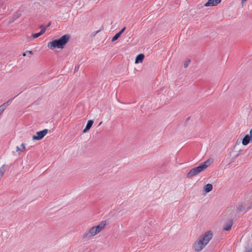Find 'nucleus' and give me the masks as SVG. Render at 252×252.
<instances>
[{
    "label": "nucleus",
    "mask_w": 252,
    "mask_h": 252,
    "mask_svg": "<svg viewBox=\"0 0 252 252\" xmlns=\"http://www.w3.org/2000/svg\"><path fill=\"white\" fill-rule=\"evenodd\" d=\"M47 46L48 48L51 49L55 48L61 49V46L58 39L54 40L51 42H48Z\"/></svg>",
    "instance_id": "6"
},
{
    "label": "nucleus",
    "mask_w": 252,
    "mask_h": 252,
    "mask_svg": "<svg viewBox=\"0 0 252 252\" xmlns=\"http://www.w3.org/2000/svg\"><path fill=\"white\" fill-rule=\"evenodd\" d=\"M232 223L231 222V221H228V222H227L224 226V229L225 230H230L231 227H232Z\"/></svg>",
    "instance_id": "13"
},
{
    "label": "nucleus",
    "mask_w": 252,
    "mask_h": 252,
    "mask_svg": "<svg viewBox=\"0 0 252 252\" xmlns=\"http://www.w3.org/2000/svg\"><path fill=\"white\" fill-rule=\"evenodd\" d=\"M126 29V27H124V28H123L118 33L121 35L122 34V33L124 32L125 31Z\"/></svg>",
    "instance_id": "21"
},
{
    "label": "nucleus",
    "mask_w": 252,
    "mask_h": 252,
    "mask_svg": "<svg viewBox=\"0 0 252 252\" xmlns=\"http://www.w3.org/2000/svg\"><path fill=\"white\" fill-rule=\"evenodd\" d=\"M238 209L240 211H243L245 210V207L243 205H239Z\"/></svg>",
    "instance_id": "18"
},
{
    "label": "nucleus",
    "mask_w": 252,
    "mask_h": 252,
    "mask_svg": "<svg viewBox=\"0 0 252 252\" xmlns=\"http://www.w3.org/2000/svg\"><path fill=\"white\" fill-rule=\"evenodd\" d=\"M189 62H190V61H189V60L186 61L184 63V67L185 68H187V67L189 66Z\"/></svg>",
    "instance_id": "17"
},
{
    "label": "nucleus",
    "mask_w": 252,
    "mask_h": 252,
    "mask_svg": "<svg viewBox=\"0 0 252 252\" xmlns=\"http://www.w3.org/2000/svg\"><path fill=\"white\" fill-rule=\"evenodd\" d=\"M69 38L70 36L68 34H65L58 39L61 46V49L63 48L64 45L68 42Z\"/></svg>",
    "instance_id": "5"
},
{
    "label": "nucleus",
    "mask_w": 252,
    "mask_h": 252,
    "mask_svg": "<svg viewBox=\"0 0 252 252\" xmlns=\"http://www.w3.org/2000/svg\"><path fill=\"white\" fill-rule=\"evenodd\" d=\"M21 147H22V149L23 150V151L25 149V145L24 143H22L21 145Z\"/></svg>",
    "instance_id": "23"
},
{
    "label": "nucleus",
    "mask_w": 252,
    "mask_h": 252,
    "mask_svg": "<svg viewBox=\"0 0 252 252\" xmlns=\"http://www.w3.org/2000/svg\"><path fill=\"white\" fill-rule=\"evenodd\" d=\"M105 226V223L101 222L96 226L92 227L85 233L84 237L88 239L91 238L93 236L100 232L104 228Z\"/></svg>",
    "instance_id": "3"
},
{
    "label": "nucleus",
    "mask_w": 252,
    "mask_h": 252,
    "mask_svg": "<svg viewBox=\"0 0 252 252\" xmlns=\"http://www.w3.org/2000/svg\"><path fill=\"white\" fill-rule=\"evenodd\" d=\"M12 99L8 100L0 106V112L2 114L6 107L11 103Z\"/></svg>",
    "instance_id": "8"
},
{
    "label": "nucleus",
    "mask_w": 252,
    "mask_h": 252,
    "mask_svg": "<svg viewBox=\"0 0 252 252\" xmlns=\"http://www.w3.org/2000/svg\"><path fill=\"white\" fill-rule=\"evenodd\" d=\"M93 123H94V121L93 120H89L88 122V123L87 124L86 127L83 130V132L86 133V132H88L90 130L91 127H92Z\"/></svg>",
    "instance_id": "9"
},
{
    "label": "nucleus",
    "mask_w": 252,
    "mask_h": 252,
    "mask_svg": "<svg viewBox=\"0 0 252 252\" xmlns=\"http://www.w3.org/2000/svg\"><path fill=\"white\" fill-rule=\"evenodd\" d=\"M40 35H41V34L40 33V32H38V33H36L32 34V37L33 38H35L38 37Z\"/></svg>",
    "instance_id": "16"
},
{
    "label": "nucleus",
    "mask_w": 252,
    "mask_h": 252,
    "mask_svg": "<svg viewBox=\"0 0 252 252\" xmlns=\"http://www.w3.org/2000/svg\"><path fill=\"white\" fill-rule=\"evenodd\" d=\"M1 114V113L0 112V115Z\"/></svg>",
    "instance_id": "27"
},
{
    "label": "nucleus",
    "mask_w": 252,
    "mask_h": 252,
    "mask_svg": "<svg viewBox=\"0 0 252 252\" xmlns=\"http://www.w3.org/2000/svg\"><path fill=\"white\" fill-rule=\"evenodd\" d=\"M144 55L142 54H139L136 57L135 63H142L144 60Z\"/></svg>",
    "instance_id": "11"
},
{
    "label": "nucleus",
    "mask_w": 252,
    "mask_h": 252,
    "mask_svg": "<svg viewBox=\"0 0 252 252\" xmlns=\"http://www.w3.org/2000/svg\"><path fill=\"white\" fill-rule=\"evenodd\" d=\"M16 151L18 152V154H20L23 152V150L21 149L19 147H16Z\"/></svg>",
    "instance_id": "19"
},
{
    "label": "nucleus",
    "mask_w": 252,
    "mask_h": 252,
    "mask_svg": "<svg viewBox=\"0 0 252 252\" xmlns=\"http://www.w3.org/2000/svg\"><path fill=\"white\" fill-rule=\"evenodd\" d=\"M27 52L29 53V54H33V52L32 51H27Z\"/></svg>",
    "instance_id": "25"
},
{
    "label": "nucleus",
    "mask_w": 252,
    "mask_h": 252,
    "mask_svg": "<svg viewBox=\"0 0 252 252\" xmlns=\"http://www.w3.org/2000/svg\"><path fill=\"white\" fill-rule=\"evenodd\" d=\"M204 190L206 193H208L211 191L213 189V186L212 184H208L204 188Z\"/></svg>",
    "instance_id": "12"
},
{
    "label": "nucleus",
    "mask_w": 252,
    "mask_h": 252,
    "mask_svg": "<svg viewBox=\"0 0 252 252\" xmlns=\"http://www.w3.org/2000/svg\"><path fill=\"white\" fill-rule=\"evenodd\" d=\"M250 136L252 138V128L250 130Z\"/></svg>",
    "instance_id": "24"
},
{
    "label": "nucleus",
    "mask_w": 252,
    "mask_h": 252,
    "mask_svg": "<svg viewBox=\"0 0 252 252\" xmlns=\"http://www.w3.org/2000/svg\"><path fill=\"white\" fill-rule=\"evenodd\" d=\"M247 0H242V2H241L242 7L244 6V5L245 4V3L247 1Z\"/></svg>",
    "instance_id": "22"
},
{
    "label": "nucleus",
    "mask_w": 252,
    "mask_h": 252,
    "mask_svg": "<svg viewBox=\"0 0 252 252\" xmlns=\"http://www.w3.org/2000/svg\"><path fill=\"white\" fill-rule=\"evenodd\" d=\"M23 56L24 57H25V56H26V53H24L23 54Z\"/></svg>",
    "instance_id": "26"
},
{
    "label": "nucleus",
    "mask_w": 252,
    "mask_h": 252,
    "mask_svg": "<svg viewBox=\"0 0 252 252\" xmlns=\"http://www.w3.org/2000/svg\"><path fill=\"white\" fill-rule=\"evenodd\" d=\"M252 140V138L250 136L247 135L244 137V138L243 139L242 141V144L244 145H248L249 142Z\"/></svg>",
    "instance_id": "10"
},
{
    "label": "nucleus",
    "mask_w": 252,
    "mask_h": 252,
    "mask_svg": "<svg viewBox=\"0 0 252 252\" xmlns=\"http://www.w3.org/2000/svg\"><path fill=\"white\" fill-rule=\"evenodd\" d=\"M5 165H3L0 168V178H1L4 174V173L5 172Z\"/></svg>",
    "instance_id": "14"
},
{
    "label": "nucleus",
    "mask_w": 252,
    "mask_h": 252,
    "mask_svg": "<svg viewBox=\"0 0 252 252\" xmlns=\"http://www.w3.org/2000/svg\"><path fill=\"white\" fill-rule=\"evenodd\" d=\"M46 31V28L43 27L42 28L41 31L39 32L41 35L43 34Z\"/></svg>",
    "instance_id": "20"
},
{
    "label": "nucleus",
    "mask_w": 252,
    "mask_h": 252,
    "mask_svg": "<svg viewBox=\"0 0 252 252\" xmlns=\"http://www.w3.org/2000/svg\"><path fill=\"white\" fill-rule=\"evenodd\" d=\"M213 160L212 159H209L207 160L205 162H204L201 165L198 166V167L192 168L190 170V171L187 174V178H191L193 176H194L200 173L202 171H204L210 165L212 164Z\"/></svg>",
    "instance_id": "2"
},
{
    "label": "nucleus",
    "mask_w": 252,
    "mask_h": 252,
    "mask_svg": "<svg viewBox=\"0 0 252 252\" xmlns=\"http://www.w3.org/2000/svg\"><path fill=\"white\" fill-rule=\"evenodd\" d=\"M213 233L211 231H208L201 235L193 244V249L195 252L201 251L212 239Z\"/></svg>",
    "instance_id": "1"
},
{
    "label": "nucleus",
    "mask_w": 252,
    "mask_h": 252,
    "mask_svg": "<svg viewBox=\"0 0 252 252\" xmlns=\"http://www.w3.org/2000/svg\"><path fill=\"white\" fill-rule=\"evenodd\" d=\"M120 35H121L119 33H117V34H116L112 38V41L114 42V41H116V40H117L118 39V38L120 36Z\"/></svg>",
    "instance_id": "15"
},
{
    "label": "nucleus",
    "mask_w": 252,
    "mask_h": 252,
    "mask_svg": "<svg viewBox=\"0 0 252 252\" xmlns=\"http://www.w3.org/2000/svg\"><path fill=\"white\" fill-rule=\"evenodd\" d=\"M221 2V0H208L204 4L205 6H216Z\"/></svg>",
    "instance_id": "7"
},
{
    "label": "nucleus",
    "mask_w": 252,
    "mask_h": 252,
    "mask_svg": "<svg viewBox=\"0 0 252 252\" xmlns=\"http://www.w3.org/2000/svg\"><path fill=\"white\" fill-rule=\"evenodd\" d=\"M48 131V129H45L43 130L37 132L36 135L32 136V140H39L41 139L47 134Z\"/></svg>",
    "instance_id": "4"
}]
</instances>
